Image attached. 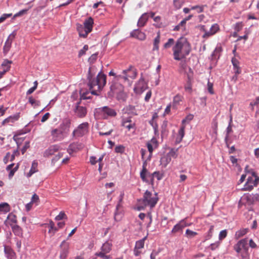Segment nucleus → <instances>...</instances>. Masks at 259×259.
I'll list each match as a JSON object with an SVG mask.
<instances>
[{
	"instance_id": "f257e3e1",
	"label": "nucleus",
	"mask_w": 259,
	"mask_h": 259,
	"mask_svg": "<svg viewBox=\"0 0 259 259\" xmlns=\"http://www.w3.org/2000/svg\"><path fill=\"white\" fill-rule=\"evenodd\" d=\"M171 46L174 59L177 61L185 58L191 51V44L185 37H180L176 41L174 38H168L163 47L164 49H167Z\"/></svg>"
},
{
	"instance_id": "f03ea898",
	"label": "nucleus",
	"mask_w": 259,
	"mask_h": 259,
	"mask_svg": "<svg viewBox=\"0 0 259 259\" xmlns=\"http://www.w3.org/2000/svg\"><path fill=\"white\" fill-rule=\"evenodd\" d=\"M93 69V67H90L89 70V86L92 94L98 95L106 83V76L102 72H100L96 79H92L93 74H92V70Z\"/></svg>"
},
{
	"instance_id": "7ed1b4c3",
	"label": "nucleus",
	"mask_w": 259,
	"mask_h": 259,
	"mask_svg": "<svg viewBox=\"0 0 259 259\" xmlns=\"http://www.w3.org/2000/svg\"><path fill=\"white\" fill-rule=\"evenodd\" d=\"M70 122H63L61 123L58 128L53 129L51 132V135L54 142H58L63 140L66 137L69 131Z\"/></svg>"
},
{
	"instance_id": "20e7f679",
	"label": "nucleus",
	"mask_w": 259,
	"mask_h": 259,
	"mask_svg": "<svg viewBox=\"0 0 259 259\" xmlns=\"http://www.w3.org/2000/svg\"><path fill=\"white\" fill-rule=\"evenodd\" d=\"M247 239L244 238L238 241L233 246V249L237 253V256L241 259H249V254L247 246Z\"/></svg>"
},
{
	"instance_id": "39448f33",
	"label": "nucleus",
	"mask_w": 259,
	"mask_h": 259,
	"mask_svg": "<svg viewBox=\"0 0 259 259\" xmlns=\"http://www.w3.org/2000/svg\"><path fill=\"white\" fill-rule=\"evenodd\" d=\"M249 166H246L245 170L247 172L250 173L251 175L248 176L247 182L245 184L244 187L242 189L243 191L252 190L254 187H256L259 183V177L257 176L256 172L253 169H248Z\"/></svg>"
},
{
	"instance_id": "423d86ee",
	"label": "nucleus",
	"mask_w": 259,
	"mask_h": 259,
	"mask_svg": "<svg viewBox=\"0 0 259 259\" xmlns=\"http://www.w3.org/2000/svg\"><path fill=\"white\" fill-rule=\"evenodd\" d=\"M158 200L157 193L152 194L151 192L147 190L144 193L142 199H140L139 202L144 205V206L141 207L142 208L146 206H149L151 208H152L155 207Z\"/></svg>"
},
{
	"instance_id": "0eeeda50",
	"label": "nucleus",
	"mask_w": 259,
	"mask_h": 259,
	"mask_svg": "<svg viewBox=\"0 0 259 259\" xmlns=\"http://www.w3.org/2000/svg\"><path fill=\"white\" fill-rule=\"evenodd\" d=\"M60 149V146L58 144L51 145L45 150L44 153V156L45 157H49L55 155V153L58 152V153L55 155V157L52 159V162L55 163L63 156V153L59 152Z\"/></svg>"
},
{
	"instance_id": "6e6552de",
	"label": "nucleus",
	"mask_w": 259,
	"mask_h": 259,
	"mask_svg": "<svg viewBox=\"0 0 259 259\" xmlns=\"http://www.w3.org/2000/svg\"><path fill=\"white\" fill-rule=\"evenodd\" d=\"M146 166L147 163L146 161L145 160L143 163V168L140 172V177L141 179L143 180V181L145 182L146 183H148L149 181L147 179V177H148L150 179L152 183H153L154 177H156L157 180H158L161 179V177L159 171H155L152 174H150L147 171Z\"/></svg>"
},
{
	"instance_id": "1a4fd4ad",
	"label": "nucleus",
	"mask_w": 259,
	"mask_h": 259,
	"mask_svg": "<svg viewBox=\"0 0 259 259\" xmlns=\"http://www.w3.org/2000/svg\"><path fill=\"white\" fill-rule=\"evenodd\" d=\"M137 76V71L133 66H130L127 69L124 70L121 74L116 76L117 79H123L125 81L128 79H134Z\"/></svg>"
},
{
	"instance_id": "9d476101",
	"label": "nucleus",
	"mask_w": 259,
	"mask_h": 259,
	"mask_svg": "<svg viewBox=\"0 0 259 259\" xmlns=\"http://www.w3.org/2000/svg\"><path fill=\"white\" fill-rule=\"evenodd\" d=\"M90 124L88 122H84L79 124L73 131L72 136L75 138L82 137L89 132Z\"/></svg>"
},
{
	"instance_id": "9b49d317",
	"label": "nucleus",
	"mask_w": 259,
	"mask_h": 259,
	"mask_svg": "<svg viewBox=\"0 0 259 259\" xmlns=\"http://www.w3.org/2000/svg\"><path fill=\"white\" fill-rule=\"evenodd\" d=\"M97 112L102 115L104 119H107L109 117H115L117 115L114 109L108 106L99 108Z\"/></svg>"
},
{
	"instance_id": "f8f14e48",
	"label": "nucleus",
	"mask_w": 259,
	"mask_h": 259,
	"mask_svg": "<svg viewBox=\"0 0 259 259\" xmlns=\"http://www.w3.org/2000/svg\"><path fill=\"white\" fill-rule=\"evenodd\" d=\"M121 126L126 128L128 131L133 130L135 132L136 130V122L132 120V118L131 116L122 118Z\"/></svg>"
},
{
	"instance_id": "ddd939ff",
	"label": "nucleus",
	"mask_w": 259,
	"mask_h": 259,
	"mask_svg": "<svg viewBox=\"0 0 259 259\" xmlns=\"http://www.w3.org/2000/svg\"><path fill=\"white\" fill-rule=\"evenodd\" d=\"M146 239L147 236H145L143 239L136 242L134 249V254L136 256H138L141 254L142 249L144 247L145 241Z\"/></svg>"
},
{
	"instance_id": "4468645a",
	"label": "nucleus",
	"mask_w": 259,
	"mask_h": 259,
	"mask_svg": "<svg viewBox=\"0 0 259 259\" xmlns=\"http://www.w3.org/2000/svg\"><path fill=\"white\" fill-rule=\"evenodd\" d=\"M60 259H66L69 253V244L65 240L62 242L60 245Z\"/></svg>"
},
{
	"instance_id": "2eb2a0df",
	"label": "nucleus",
	"mask_w": 259,
	"mask_h": 259,
	"mask_svg": "<svg viewBox=\"0 0 259 259\" xmlns=\"http://www.w3.org/2000/svg\"><path fill=\"white\" fill-rule=\"evenodd\" d=\"M15 35L16 33L15 32H13V33L10 34L8 36L6 41L5 42L3 48V52L5 54H7L8 52L9 51L11 47L12 41L14 39Z\"/></svg>"
},
{
	"instance_id": "dca6fc26",
	"label": "nucleus",
	"mask_w": 259,
	"mask_h": 259,
	"mask_svg": "<svg viewBox=\"0 0 259 259\" xmlns=\"http://www.w3.org/2000/svg\"><path fill=\"white\" fill-rule=\"evenodd\" d=\"M74 112L78 117L83 118L86 116L87 110L85 107L79 105V103H78L75 106Z\"/></svg>"
},
{
	"instance_id": "f3484780",
	"label": "nucleus",
	"mask_w": 259,
	"mask_h": 259,
	"mask_svg": "<svg viewBox=\"0 0 259 259\" xmlns=\"http://www.w3.org/2000/svg\"><path fill=\"white\" fill-rule=\"evenodd\" d=\"M147 146L150 153L148 158V159L150 160L154 149L157 148L158 146V141L155 138H153L147 143Z\"/></svg>"
},
{
	"instance_id": "a211bd4d",
	"label": "nucleus",
	"mask_w": 259,
	"mask_h": 259,
	"mask_svg": "<svg viewBox=\"0 0 259 259\" xmlns=\"http://www.w3.org/2000/svg\"><path fill=\"white\" fill-rule=\"evenodd\" d=\"M83 148V145L82 144L78 142L73 143L69 145L67 149V152L69 154H71L73 152H76L81 150Z\"/></svg>"
},
{
	"instance_id": "6ab92c4d",
	"label": "nucleus",
	"mask_w": 259,
	"mask_h": 259,
	"mask_svg": "<svg viewBox=\"0 0 259 259\" xmlns=\"http://www.w3.org/2000/svg\"><path fill=\"white\" fill-rule=\"evenodd\" d=\"M220 30L219 25L217 24H213L210 27L209 31H205V33L202 36L204 38H207L210 36H212L215 34L217 32Z\"/></svg>"
},
{
	"instance_id": "aec40b11",
	"label": "nucleus",
	"mask_w": 259,
	"mask_h": 259,
	"mask_svg": "<svg viewBox=\"0 0 259 259\" xmlns=\"http://www.w3.org/2000/svg\"><path fill=\"white\" fill-rule=\"evenodd\" d=\"M188 226H189V225L186 223V219L182 220L177 224L174 226L171 230V233L175 234L182 230L185 227Z\"/></svg>"
},
{
	"instance_id": "412c9836",
	"label": "nucleus",
	"mask_w": 259,
	"mask_h": 259,
	"mask_svg": "<svg viewBox=\"0 0 259 259\" xmlns=\"http://www.w3.org/2000/svg\"><path fill=\"white\" fill-rule=\"evenodd\" d=\"M17 223L16 215L13 213H10L7 217L6 220L5 221V224L7 226H10L12 227L16 225Z\"/></svg>"
},
{
	"instance_id": "4be33fe9",
	"label": "nucleus",
	"mask_w": 259,
	"mask_h": 259,
	"mask_svg": "<svg viewBox=\"0 0 259 259\" xmlns=\"http://www.w3.org/2000/svg\"><path fill=\"white\" fill-rule=\"evenodd\" d=\"M243 199L246 200V202L248 204H252L256 201H259V194H251L245 196Z\"/></svg>"
},
{
	"instance_id": "5701e85b",
	"label": "nucleus",
	"mask_w": 259,
	"mask_h": 259,
	"mask_svg": "<svg viewBox=\"0 0 259 259\" xmlns=\"http://www.w3.org/2000/svg\"><path fill=\"white\" fill-rule=\"evenodd\" d=\"M94 24V19L90 17L85 19L83 22V28H85L87 32L89 33L92 31Z\"/></svg>"
},
{
	"instance_id": "b1692460",
	"label": "nucleus",
	"mask_w": 259,
	"mask_h": 259,
	"mask_svg": "<svg viewBox=\"0 0 259 259\" xmlns=\"http://www.w3.org/2000/svg\"><path fill=\"white\" fill-rule=\"evenodd\" d=\"M19 114H16L13 116H10L8 118L5 119L2 122V125H11L12 123L18 120L19 118Z\"/></svg>"
},
{
	"instance_id": "393cba45",
	"label": "nucleus",
	"mask_w": 259,
	"mask_h": 259,
	"mask_svg": "<svg viewBox=\"0 0 259 259\" xmlns=\"http://www.w3.org/2000/svg\"><path fill=\"white\" fill-rule=\"evenodd\" d=\"M232 65L233 66V69L234 70L235 74L238 75L241 72V69L239 66L240 62L239 60L235 57H233L231 60Z\"/></svg>"
},
{
	"instance_id": "a878e982",
	"label": "nucleus",
	"mask_w": 259,
	"mask_h": 259,
	"mask_svg": "<svg viewBox=\"0 0 259 259\" xmlns=\"http://www.w3.org/2000/svg\"><path fill=\"white\" fill-rule=\"evenodd\" d=\"M146 89L145 81L141 78L134 88L135 91L137 93H142Z\"/></svg>"
},
{
	"instance_id": "bb28decb",
	"label": "nucleus",
	"mask_w": 259,
	"mask_h": 259,
	"mask_svg": "<svg viewBox=\"0 0 259 259\" xmlns=\"http://www.w3.org/2000/svg\"><path fill=\"white\" fill-rule=\"evenodd\" d=\"M193 83V77L191 75H188L187 80L186 84L184 85V89L186 92H188L190 94L192 93Z\"/></svg>"
},
{
	"instance_id": "cd10ccee",
	"label": "nucleus",
	"mask_w": 259,
	"mask_h": 259,
	"mask_svg": "<svg viewBox=\"0 0 259 259\" xmlns=\"http://www.w3.org/2000/svg\"><path fill=\"white\" fill-rule=\"evenodd\" d=\"M131 36L141 40H145L146 38V35L145 33L138 29L133 30L131 33Z\"/></svg>"
},
{
	"instance_id": "c85d7f7f",
	"label": "nucleus",
	"mask_w": 259,
	"mask_h": 259,
	"mask_svg": "<svg viewBox=\"0 0 259 259\" xmlns=\"http://www.w3.org/2000/svg\"><path fill=\"white\" fill-rule=\"evenodd\" d=\"M76 29L80 37L86 38L88 36L89 33L87 32L83 25L77 24Z\"/></svg>"
},
{
	"instance_id": "c756f323",
	"label": "nucleus",
	"mask_w": 259,
	"mask_h": 259,
	"mask_svg": "<svg viewBox=\"0 0 259 259\" xmlns=\"http://www.w3.org/2000/svg\"><path fill=\"white\" fill-rule=\"evenodd\" d=\"M4 252L7 257L9 259H12L15 256V253L12 248L9 246H5L4 247Z\"/></svg>"
},
{
	"instance_id": "7c9ffc66",
	"label": "nucleus",
	"mask_w": 259,
	"mask_h": 259,
	"mask_svg": "<svg viewBox=\"0 0 259 259\" xmlns=\"http://www.w3.org/2000/svg\"><path fill=\"white\" fill-rule=\"evenodd\" d=\"M148 13H145L143 14L139 19V21L138 22V26L139 27L144 26L146 23L148 19Z\"/></svg>"
},
{
	"instance_id": "2f4dec72",
	"label": "nucleus",
	"mask_w": 259,
	"mask_h": 259,
	"mask_svg": "<svg viewBox=\"0 0 259 259\" xmlns=\"http://www.w3.org/2000/svg\"><path fill=\"white\" fill-rule=\"evenodd\" d=\"M38 163L36 160H34L31 165V168L28 173L27 174V177H30L33 174L38 171L37 169Z\"/></svg>"
},
{
	"instance_id": "473e14b6",
	"label": "nucleus",
	"mask_w": 259,
	"mask_h": 259,
	"mask_svg": "<svg viewBox=\"0 0 259 259\" xmlns=\"http://www.w3.org/2000/svg\"><path fill=\"white\" fill-rule=\"evenodd\" d=\"M11 228L13 232L15 235L19 237H23V230L19 226L16 225Z\"/></svg>"
},
{
	"instance_id": "72a5a7b5",
	"label": "nucleus",
	"mask_w": 259,
	"mask_h": 259,
	"mask_svg": "<svg viewBox=\"0 0 259 259\" xmlns=\"http://www.w3.org/2000/svg\"><path fill=\"white\" fill-rule=\"evenodd\" d=\"M14 164L12 163L7 166L6 169L7 170H10V173L9 174V177L10 178H12L14 175V173L17 170L18 167H19V164H17L16 166L12 169L13 167L14 166Z\"/></svg>"
},
{
	"instance_id": "f704fd0d",
	"label": "nucleus",
	"mask_w": 259,
	"mask_h": 259,
	"mask_svg": "<svg viewBox=\"0 0 259 259\" xmlns=\"http://www.w3.org/2000/svg\"><path fill=\"white\" fill-rule=\"evenodd\" d=\"M12 63V61H9L7 59L4 60L1 65L2 70L6 72H8L10 69L11 64Z\"/></svg>"
},
{
	"instance_id": "c9c22d12",
	"label": "nucleus",
	"mask_w": 259,
	"mask_h": 259,
	"mask_svg": "<svg viewBox=\"0 0 259 259\" xmlns=\"http://www.w3.org/2000/svg\"><path fill=\"white\" fill-rule=\"evenodd\" d=\"M171 160V158L166 154L161 158L160 160V164L162 165V167H166V166L170 163Z\"/></svg>"
},
{
	"instance_id": "e433bc0d",
	"label": "nucleus",
	"mask_w": 259,
	"mask_h": 259,
	"mask_svg": "<svg viewBox=\"0 0 259 259\" xmlns=\"http://www.w3.org/2000/svg\"><path fill=\"white\" fill-rule=\"evenodd\" d=\"M111 247L112 244L110 242L107 241L102 245L101 248V251L105 253H109L111 250Z\"/></svg>"
},
{
	"instance_id": "4c0bfd02",
	"label": "nucleus",
	"mask_w": 259,
	"mask_h": 259,
	"mask_svg": "<svg viewBox=\"0 0 259 259\" xmlns=\"http://www.w3.org/2000/svg\"><path fill=\"white\" fill-rule=\"evenodd\" d=\"M185 125H182L181 126L179 132L178 136L179 137L177 138L176 141L178 143H180L182 141L184 135H185Z\"/></svg>"
},
{
	"instance_id": "58836bf2",
	"label": "nucleus",
	"mask_w": 259,
	"mask_h": 259,
	"mask_svg": "<svg viewBox=\"0 0 259 259\" xmlns=\"http://www.w3.org/2000/svg\"><path fill=\"white\" fill-rule=\"evenodd\" d=\"M160 40V32H158L157 33V35L156 37L154 38L153 42V50L158 51L159 50V44Z\"/></svg>"
},
{
	"instance_id": "ea45409f",
	"label": "nucleus",
	"mask_w": 259,
	"mask_h": 259,
	"mask_svg": "<svg viewBox=\"0 0 259 259\" xmlns=\"http://www.w3.org/2000/svg\"><path fill=\"white\" fill-rule=\"evenodd\" d=\"M247 232H248L247 229H240V230L237 231V232H236L234 237L237 240V239H239L240 238L243 237Z\"/></svg>"
},
{
	"instance_id": "a19ab883",
	"label": "nucleus",
	"mask_w": 259,
	"mask_h": 259,
	"mask_svg": "<svg viewBox=\"0 0 259 259\" xmlns=\"http://www.w3.org/2000/svg\"><path fill=\"white\" fill-rule=\"evenodd\" d=\"M48 225L50 227L49 233L52 234V235H54L55 233L58 231V229L55 226V224L52 221L50 222Z\"/></svg>"
},
{
	"instance_id": "79ce46f5",
	"label": "nucleus",
	"mask_w": 259,
	"mask_h": 259,
	"mask_svg": "<svg viewBox=\"0 0 259 259\" xmlns=\"http://www.w3.org/2000/svg\"><path fill=\"white\" fill-rule=\"evenodd\" d=\"M10 210V205L7 203H2L0 204V212H8Z\"/></svg>"
},
{
	"instance_id": "37998d69",
	"label": "nucleus",
	"mask_w": 259,
	"mask_h": 259,
	"mask_svg": "<svg viewBox=\"0 0 259 259\" xmlns=\"http://www.w3.org/2000/svg\"><path fill=\"white\" fill-rule=\"evenodd\" d=\"M185 3L184 0H174L173 5L176 10L181 8Z\"/></svg>"
},
{
	"instance_id": "c03bdc74",
	"label": "nucleus",
	"mask_w": 259,
	"mask_h": 259,
	"mask_svg": "<svg viewBox=\"0 0 259 259\" xmlns=\"http://www.w3.org/2000/svg\"><path fill=\"white\" fill-rule=\"evenodd\" d=\"M28 102L34 107L38 106L40 105V102L36 100L32 97H29Z\"/></svg>"
},
{
	"instance_id": "a18cd8bd",
	"label": "nucleus",
	"mask_w": 259,
	"mask_h": 259,
	"mask_svg": "<svg viewBox=\"0 0 259 259\" xmlns=\"http://www.w3.org/2000/svg\"><path fill=\"white\" fill-rule=\"evenodd\" d=\"M197 235V233L190 229H187L186 231V236L187 238H192Z\"/></svg>"
},
{
	"instance_id": "49530a36",
	"label": "nucleus",
	"mask_w": 259,
	"mask_h": 259,
	"mask_svg": "<svg viewBox=\"0 0 259 259\" xmlns=\"http://www.w3.org/2000/svg\"><path fill=\"white\" fill-rule=\"evenodd\" d=\"M166 155L171 159V157L176 158L178 156L177 150L171 149Z\"/></svg>"
},
{
	"instance_id": "de8ad7c7",
	"label": "nucleus",
	"mask_w": 259,
	"mask_h": 259,
	"mask_svg": "<svg viewBox=\"0 0 259 259\" xmlns=\"http://www.w3.org/2000/svg\"><path fill=\"white\" fill-rule=\"evenodd\" d=\"M232 122V118L231 117L230 118V120L229 124L228 126L227 127V130H226L227 134H226V140L228 138L229 134L233 132L232 126L231 125Z\"/></svg>"
},
{
	"instance_id": "09e8293b",
	"label": "nucleus",
	"mask_w": 259,
	"mask_h": 259,
	"mask_svg": "<svg viewBox=\"0 0 259 259\" xmlns=\"http://www.w3.org/2000/svg\"><path fill=\"white\" fill-rule=\"evenodd\" d=\"M194 118V115L192 114H189L182 121V124L185 125L186 122H189L191 121Z\"/></svg>"
},
{
	"instance_id": "8fccbe9b",
	"label": "nucleus",
	"mask_w": 259,
	"mask_h": 259,
	"mask_svg": "<svg viewBox=\"0 0 259 259\" xmlns=\"http://www.w3.org/2000/svg\"><path fill=\"white\" fill-rule=\"evenodd\" d=\"M107 253L100 251L99 252H97L96 253L97 256H98L101 257L103 259H109L111 258V256L110 255H106Z\"/></svg>"
},
{
	"instance_id": "3c124183",
	"label": "nucleus",
	"mask_w": 259,
	"mask_h": 259,
	"mask_svg": "<svg viewBox=\"0 0 259 259\" xmlns=\"http://www.w3.org/2000/svg\"><path fill=\"white\" fill-rule=\"evenodd\" d=\"M107 253L100 251L99 252H97L96 253L97 256H98L101 257L103 259H109L111 258V256L110 255H106Z\"/></svg>"
},
{
	"instance_id": "603ef678",
	"label": "nucleus",
	"mask_w": 259,
	"mask_h": 259,
	"mask_svg": "<svg viewBox=\"0 0 259 259\" xmlns=\"http://www.w3.org/2000/svg\"><path fill=\"white\" fill-rule=\"evenodd\" d=\"M117 99L118 100L124 101L126 99L125 94L122 91H121L117 94Z\"/></svg>"
},
{
	"instance_id": "864d4df0",
	"label": "nucleus",
	"mask_w": 259,
	"mask_h": 259,
	"mask_svg": "<svg viewBox=\"0 0 259 259\" xmlns=\"http://www.w3.org/2000/svg\"><path fill=\"white\" fill-rule=\"evenodd\" d=\"M183 97L180 95H177L174 98L173 103L175 105L179 104L182 101Z\"/></svg>"
},
{
	"instance_id": "5fc2aeb1",
	"label": "nucleus",
	"mask_w": 259,
	"mask_h": 259,
	"mask_svg": "<svg viewBox=\"0 0 259 259\" xmlns=\"http://www.w3.org/2000/svg\"><path fill=\"white\" fill-rule=\"evenodd\" d=\"M125 147L123 145L117 146L115 148V151L118 153H123L124 152Z\"/></svg>"
},
{
	"instance_id": "6e6d98bb",
	"label": "nucleus",
	"mask_w": 259,
	"mask_h": 259,
	"mask_svg": "<svg viewBox=\"0 0 259 259\" xmlns=\"http://www.w3.org/2000/svg\"><path fill=\"white\" fill-rule=\"evenodd\" d=\"M227 235V231L226 230H224L221 231L220 232L219 236V239L220 240H222L224 238L226 237Z\"/></svg>"
},
{
	"instance_id": "4d7b16f0",
	"label": "nucleus",
	"mask_w": 259,
	"mask_h": 259,
	"mask_svg": "<svg viewBox=\"0 0 259 259\" xmlns=\"http://www.w3.org/2000/svg\"><path fill=\"white\" fill-rule=\"evenodd\" d=\"M89 47L87 45L83 46L82 49L80 50L78 53V57H80L85 54L86 51L88 50Z\"/></svg>"
},
{
	"instance_id": "13d9d810",
	"label": "nucleus",
	"mask_w": 259,
	"mask_h": 259,
	"mask_svg": "<svg viewBox=\"0 0 259 259\" xmlns=\"http://www.w3.org/2000/svg\"><path fill=\"white\" fill-rule=\"evenodd\" d=\"M28 10V9H24L20 11L19 12L17 13L14 15L13 18L14 19L16 17L23 16V15L27 13Z\"/></svg>"
},
{
	"instance_id": "bf43d9fd",
	"label": "nucleus",
	"mask_w": 259,
	"mask_h": 259,
	"mask_svg": "<svg viewBox=\"0 0 259 259\" xmlns=\"http://www.w3.org/2000/svg\"><path fill=\"white\" fill-rule=\"evenodd\" d=\"M38 201H39L38 196L36 194H34L31 198L30 202H32V204L35 203L36 205H37Z\"/></svg>"
},
{
	"instance_id": "052dcab7",
	"label": "nucleus",
	"mask_w": 259,
	"mask_h": 259,
	"mask_svg": "<svg viewBox=\"0 0 259 259\" xmlns=\"http://www.w3.org/2000/svg\"><path fill=\"white\" fill-rule=\"evenodd\" d=\"M66 217L65 213L63 211H61L60 213L55 217L56 221H60L65 219Z\"/></svg>"
},
{
	"instance_id": "680f3d73",
	"label": "nucleus",
	"mask_w": 259,
	"mask_h": 259,
	"mask_svg": "<svg viewBox=\"0 0 259 259\" xmlns=\"http://www.w3.org/2000/svg\"><path fill=\"white\" fill-rule=\"evenodd\" d=\"M220 245V242L219 241H217L215 243L211 244L209 246V248L211 250H214L219 247Z\"/></svg>"
},
{
	"instance_id": "e2e57ef3",
	"label": "nucleus",
	"mask_w": 259,
	"mask_h": 259,
	"mask_svg": "<svg viewBox=\"0 0 259 259\" xmlns=\"http://www.w3.org/2000/svg\"><path fill=\"white\" fill-rule=\"evenodd\" d=\"M12 15V13L10 14H4L1 17H0V23L3 22L7 18H9L11 17Z\"/></svg>"
},
{
	"instance_id": "0e129e2a",
	"label": "nucleus",
	"mask_w": 259,
	"mask_h": 259,
	"mask_svg": "<svg viewBox=\"0 0 259 259\" xmlns=\"http://www.w3.org/2000/svg\"><path fill=\"white\" fill-rule=\"evenodd\" d=\"M149 123L153 126L155 133L156 134L157 132H158V125L156 123L154 122V120H151L149 121Z\"/></svg>"
},
{
	"instance_id": "69168bd1",
	"label": "nucleus",
	"mask_w": 259,
	"mask_h": 259,
	"mask_svg": "<svg viewBox=\"0 0 259 259\" xmlns=\"http://www.w3.org/2000/svg\"><path fill=\"white\" fill-rule=\"evenodd\" d=\"M30 143L29 142H26L25 143L24 146L22 148L21 150V152L22 154H24V153L26 152V150L30 146Z\"/></svg>"
},
{
	"instance_id": "338daca9",
	"label": "nucleus",
	"mask_w": 259,
	"mask_h": 259,
	"mask_svg": "<svg viewBox=\"0 0 259 259\" xmlns=\"http://www.w3.org/2000/svg\"><path fill=\"white\" fill-rule=\"evenodd\" d=\"M207 87H208V91L209 93L211 94H213L214 92L213 90V84L212 83L210 82L209 81L207 83Z\"/></svg>"
},
{
	"instance_id": "774afa93",
	"label": "nucleus",
	"mask_w": 259,
	"mask_h": 259,
	"mask_svg": "<svg viewBox=\"0 0 259 259\" xmlns=\"http://www.w3.org/2000/svg\"><path fill=\"white\" fill-rule=\"evenodd\" d=\"M242 27L243 25L241 22L237 23L235 24V30L238 32L242 28Z\"/></svg>"
}]
</instances>
